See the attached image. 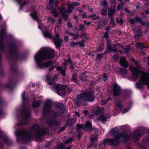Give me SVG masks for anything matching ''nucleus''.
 <instances>
[{
	"instance_id": "obj_1",
	"label": "nucleus",
	"mask_w": 149,
	"mask_h": 149,
	"mask_svg": "<svg viewBox=\"0 0 149 149\" xmlns=\"http://www.w3.org/2000/svg\"><path fill=\"white\" fill-rule=\"evenodd\" d=\"M30 130L29 132L28 130L25 129H22L15 132L17 141L18 143H20L22 141L26 142L29 141L32 137V132L35 133V136L39 139L46 134L47 131L45 128L40 129L37 124L31 127Z\"/></svg>"
},
{
	"instance_id": "obj_2",
	"label": "nucleus",
	"mask_w": 149,
	"mask_h": 149,
	"mask_svg": "<svg viewBox=\"0 0 149 149\" xmlns=\"http://www.w3.org/2000/svg\"><path fill=\"white\" fill-rule=\"evenodd\" d=\"M129 69L131 72L133 77L137 80L138 78L140 72V81L136 84V87L139 89L143 88V85H146L149 88V73L143 71H141L138 67H134L131 66Z\"/></svg>"
},
{
	"instance_id": "obj_3",
	"label": "nucleus",
	"mask_w": 149,
	"mask_h": 149,
	"mask_svg": "<svg viewBox=\"0 0 149 149\" xmlns=\"http://www.w3.org/2000/svg\"><path fill=\"white\" fill-rule=\"evenodd\" d=\"M55 57V51L52 49H41L34 57L37 66L41 69L45 68L44 63H41L42 60L51 59Z\"/></svg>"
},
{
	"instance_id": "obj_4",
	"label": "nucleus",
	"mask_w": 149,
	"mask_h": 149,
	"mask_svg": "<svg viewBox=\"0 0 149 149\" xmlns=\"http://www.w3.org/2000/svg\"><path fill=\"white\" fill-rule=\"evenodd\" d=\"M9 55L10 59L14 62L17 61L19 59H23L25 58L24 55L19 53L17 45L12 42L9 44Z\"/></svg>"
},
{
	"instance_id": "obj_5",
	"label": "nucleus",
	"mask_w": 149,
	"mask_h": 149,
	"mask_svg": "<svg viewBox=\"0 0 149 149\" xmlns=\"http://www.w3.org/2000/svg\"><path fill=\"white\" fill-rule=\"evenodd\" d=\"M130 135L128 133L125 131L123 132L122 133H119L118 136L116 137V140L115 143H113L114 139H107L103 140L102 144L105 145L106 144H109L111 145L114 147L117 146L120 142V138H122L124 141L126 142L129 139Z\"/></svg>"
},
{
	"instance_id": "obj_6",
	"label": "nucleus",
	"mask_w": 149,
	"mask_h": 149,
	"mask_svg": "<svg viewBox=\"0 0 149 149\" xmlns=\"http://www.w3.org/2000/svg\"><path fill=\"white\" fill-rule=\"evenodd\" d=\"M22 104L24 106L20 109L21 115L24 120L21 121L18 123V125L20 126L27 124L29 123L28 119L30 117V113L29 111L27 110L26 106L25 105L24 102H22Z\"/></svg>"
},
{
	"instance_id": "obj_7",
	"label": "nucleus",
	"mask_w": 149,
	"mask_h": 149,
	"mask_svg": "<svg viewBox=\"0 0 149 149\" xmlns=\"http://www.w3.org/2000/svg\"><path fill=\"white\" fill-rule=\"evenodd\" d=\"M61 114L57 111L52 112L51 118L47 122L48 124L52 129L56 130L58 127L61 125L60 122L55 119L58 117Z\"/></svg>"
},
{
	"instance_id": "obj_8",
	"label": "nucleus",
	"mask_w": 149,
	"mask_h": 149,
	"mask_svg": "<svg viewBox=\"0 0 149 149\" xmlns=\"http://www.w3.org/2000/svg\"><path fill=\"white\" fill-rule=\"evenodd\" d=\"M52 103V101L50 100H46L42 109V114L45 117L49 114Z\"/></svg>"
},
{
	"instance_id": "obj_9",
	"label": "nucleus",
	"mask_w": 149,
	"mask_h": 149,
	"mask_svg": "<svg viewBox=\"0 0 149 149\" xmlns=\"http://www.w3.org/2000/svg\"><path fill=\"white\" fill-rule=\"evenodd\" d=\"M53 87L55 89L56 93L59 95H64L66 93V90H65L66 87L65 85L55 84L53 86Z\"/></svg>"
},
{
	"instance_id": "obj_10",
	"label": "nucleus",
	"mask_w": 149,
	"mask_h": 149,
	"mask_svg": "<svg viewBox=\"0 0 149 149\" xmlns=\"http://www.w3.org/2000/svg\"><path fill=\"white\" fill-rule=\"evenodd\" d=\"M3 132L0 130V139H3V142L8 146H11L13 144V142L11 139L6 134H3Z\"/></svg>"
},
{
	"instance_id": "obj_11",
	"label": "nucleus",
	"mask_w": 149,
	"mask_h": 149,
	"mask_svg": "<svg viewBox=\"0 0 149 149\" xmlns=\"http://www.w3.org/2000/svg\"><path fill=\"white\" fill-rule=\"evenodd\" d=\"M9 82L6 84H2L1 88L6 89L8 88L10 90H11L15 86L16 81L15 80L9 79Z\"/></svg>"
},
{
	"instance_id": "obj_12",
	"label": "nucleus",
	"mask_w": 149,
	"mask_h": 149,
	"mask_svg": "<svg viewBox=\"0 0 149 149\" xmlns=\"http://www.w3.org/2000/svg\"><path fill=\"white\" fill-rule=\"evenodd\" d=\"M86 102H92L94 101L95 97L94 96V93L92 91H86L84 92Z\"/></svg>"
},
{
	"instance_id": "obj_13",
	"label": "nucleus",
	"mask_w": 149,
	"mask_h": 149,
	"mask_svg": "<svg viewBox=\"0 0 149 149\" xmlns=\"http://www.w3.org/2000/svg\"><path fill=\"white\" fill-rule=\"evenodd\" d=\"M86 102L84 92L80 93L77 95L76 103L77 106L79 107L81 106L84 105Z\"/></svg>"
},
{
	"instance_id": "obj_14",
	"label": "nucleus",
	"mask_w": 149,
	"mask_h": 149,
	"mask_svg": "<svg viewBox=\"0 0 149 149\" xmlns=\"http://www.w3.org/2000/svg\"><path fill=\"white\" fill-rule=\"evenodd\" d=\"M113 95L115 97L119 96L122 92L121 88L117 84H114L113 86Z\"/></svg>"
},
{
	"instance_id": "obj_15",
	"label": "nucleus",
	"mask_w": 149,
	"mask_h": 149,
	"mask_svg": "<svg viewBox=\"0 0 149 149\" xmlns=\"http://www.w3.org/2000/svg\"><path fill=\"white\" fill-rule=\"evenodd\" d=\"M144 131L142 129H136L133 133V138L134 139H137L143 135Z\"/></svg>"
},
{
	"instance_id": "obj_16",
	"label": "nucleus",
	"mask_w": 149,
	"mask_h": 149,
	"mask_svg": "<svg viewBox=\"0 0 149 149\" xmlns=\"http://www.w3.org/2000/svg\"><path fill=\"white\" fill-rule=\"evenodd\" d=\"M130 22L132 24H134L135 22H141V25L142 26H145L146 25V23L145 22H142V19L141 17L138 16H135L134 18L131 19L130 20Z\"/></svg>"
},
{
	"instance_id": "obj_17",
	"label": "nucleus",
	"mask_w": 149,
	"mask_h": 149,
	"mask_svg": "<svg viewBox=\"0 0 149 149\" xmlns=\"http://www.w3.org/2000/svg\"><path fill=\"white\" fill-rule=\"evenodd\" d=\"M55 107L57 109L56 111L58 112L61 114H63L65 111V107L63 104L59 102L55 105Z\"/></svg>"
},
{
	"instance_id": "obj_18",
	"label": "nucleus",
	"mask_w": 149,
	"mask_h": 149,
	"mask_svg": "<svg viewBox=\"0 0 149 149\" xmlns=\"http://www.w3.org/2000/svg\"><path fill=\"white\" fill-rule=\"evenodd\" d=\"M98 137L97 136H95L91 138V141L89 144L88 145V147L91 148V146L94 147H96L97 145V141Z\"/></svg>"
},
{
	"instance_id": "obj_19",
	"label": "nucleus",
	"mask_w": 149,
	"mask_h": 149,
	"mask_svg": "<svg viewBox=\"0 0 149 149\" xmlns=\"http://www.w3.org/2000/svg\"><path fill=\"white\" fill-rule=\"evenodd\" d=\"M54 6L52 5L49 4L47 6V9L48 10H51V13L54 14V16L57 17L58 15V13L57 12V10L55 8H53Z\"/></svg>"
},
{
	"instance_id": "obj_20",
	"label": "nucleus",
	"mask_w": 149,
	"mask_h": 149,
	"mask_svg": "<svg viewBox=\"0 0 149 149\" xmlns=\"http://www.w3.org/2000/svg\"><path fill=\"white\" fill-rule=\"evenodd\" d=\"M84 129L85 131L91 132L93 130V127L91 122L87 121L86 123Z\"/></svg>"
},
{
	"instance_id": "obj_21",
	"label": "nucleus",
	"mask_w": 149,
	"mask_h": 149,
	"mask_svg": "<svg viewBox=\"0 0 149 149\" xmlns=\"http://www.w3.org/2000/svg\"><path fill=\"white\" fill-rule=\"evenodd\" d=\"M104 111V109L102 107H97L94 109L93 111L96 115H98L100 114H102L103 113Z\"/></svg>"
},
{
	"instance_id": "obj_22",
	"label": "nucleus",
	"mask_w": 149,
	"mask_h": 149,
	"mask_svg": "<svg viewBox=\"0 0 149 149\" xmlns=\"http://www.w3.org/2000/svg\"><path fill=\"white\" fill-rule=\"evenodd\" d=\"M42 34L45 37L52 38V35L49 31V29L46 28L45 29L42 31Z\"/></svg>"
},
{
	"instance_id": "obj_23",
	"label": "nucleus",
	"mask_w": 149,
	"mask_h": 149,
	"mask_svg": "<svg viewBox=\"0 0 149 149\" xmlns=\"http://www.w3.org/2000/svg\"><path fill=\"white\" fill-rule=\"evenodd\" d=\"M120 64L121 66L126 68L128 67V63L125 57H123L121 58L120 61Z\"/></svg>"
},
{
	"instance_id": "obj_24",
	"label": "nucleus",
	"mask_w": 149,
	"mask_h": 149,
	"mask_svg": "<svg viewBox=\"0 0 149 149\" xmlns=\"http://www.w3.org/2000/svg\"><path fill=\"white\" fill-rule=\"evenodd\" d=\"M119 132V130L116 127H115L112 129L111 132L112 133V135L114 137V141H113V143H115V142L116 140V137L118 136V133Z\"/></svg>"
},
{
	"instance_id": "obj_25",
	"label": "nucleus",
	"mask_w": 149,
	"mask_h": 149,
	"mask_svg": "<svg viewBox=\"0 0 149 149\" xmlns=\"http://www.w3.org/2000/svg\"><path fill=\"white\" fill-rule=\"evenodd\" d=\"M62 41V40L61 39H54V43L56 45V48L57 49H60L61 47V43Z\"/></svg>"
},
{
	"instance_id": "obj_26",
	"label": "nucleus",
	"mask_w": 149,
	"mask_h": 149,
	"mask_svg": "<svg viewBox=\"0 0 149 149\" xmlns=\"http://www.w3.org/2000/svg\"><path fill=\"white\" fill-rule=\"evenodd\" d=\"M10 69L12 72L16 74L17 76L19 75L17 70V66L16 64L12 65L10 67Z\"/></svg>"
},
{
	"instance_id": "obj_27",
	"label": "nucleus",
	"mask_w": 149,
	"mask_h": 149,
	"mask_svg": "<svg viewBox=\"0 0 149 149\" xmlns=\"http://www.w3.org/2000/svg\"><path fill=\"white\" fill-rule=\"evenodd\" d=\"M105 48L104 43V42H101L99 47L97 48L96 51H94V52H100L102 51Z\"/></svg>"
},
{
	"instance_id": "obj_28",
	"label": "nucleus",
	"mask_w": 149,
	"mask_h": 149,
	"mask_svg": "<svg viewBox=\"0 0 149 149\" xmlns=\"http://www.w3.org/2000/svg\"><path fill=\"white\" fill-rule=\"evenodd\" d=\"M97 120L100 121L102 123H104L107 120V118L104 114H101L97 119Z\"/></svg>"
},
{
	"instance_id": "obj_29",
	"label": "nucleus",
	"mask_w": 149,
	"mask_h": 149,
	"mask_svg": "<svg viewBox=\"0 0 149 149\" xmlns=\"http://www.w3.org/2000/svg\"><path fill=\"white\" fill-rule=\"evenodd\" d=\"M142 143L143 145L145 146L149 145V136H145L143 137Z\"/></svg>"
},
{
	"instance_id": "obj_30",
	"label": "nucleus",
	"mask_w": 149,
	"mask_h": 149,
	"mask_svg": "<svg viewBox=\"0 0 149 149\" xmlns=\"http://www.w3.org/2000/svg\"><path fill=\"white\" fill-rule=\"evenodd\" d=\"M115 104L116 108L121 111L122 108V105L121 101L119 100H117L115 102Z\"/></svg>"
},
{
	"instance_id": "obj_31",
	"label": "nucleus",
	"mask_w": 149,
	"mask_h": 149,
	"mask_svg": "<svg viewBox=\"0 0 149 149\" xmlns=\"http://www.w3.org/2000/svg\"><path fill=\"white\" fill-rule=\"evenodd\" d=\"M116 11L115 8H109L108 10V16L109 18L112 17L113 13Z\"/></svg>"
},
{
	"instance_id": "obj_32",
	"label": "nucleus",
	"mask_w": 149,
	"mask_h": 149,
	"mask_svg": "<svg viewBox=\"0 0 149 149\" xmlns=\"http://www.w3.org/2000/svg\"><path fill=\"white\" fill-rule=\"evenodd\" d=\"M135 34L134 36L136 38H138L142 36V33L141 32L140 30L139 29H136L134 30Z\"/></svg>"
},
{
	"instance_id": "obj_33",
	"label": "nucleus",
	"mask_w": 149,
	"mask_h": 149,
	"mask_svg": "<svg viewBox=\"0 0 149 149\" xmlns=\"http://www.w3.org/2000/svg\"><path fill=\"white\" fill-rule=\"evenodd\" d=\"M41 103L40 100L34 101L32 102V107L34 108H36L39 107Z\"/></svg>"
},
{
	"instance_id": "obj_34",
	"label": "nucleus",
	"mask_w": 149,
	"mask_h": 149,
	"mask_svg": "<svg viewBox=\"0 0 149 149\" xmlns=\"http://www.w3.org/2000/svg\"><path fill=\"white\" fill-rule=\"evenodd\" d=\"M4 38H0V49L3 50L4 47L6 46V44L3 42Z\"/></svg>"
},
{
	"instance_id": "obj_35",
	"label": "nucleus",
	"mask_w": 149,
	"mask_h": 149,
	"mask_svg": "<svg viewBox=\"0 0 149 149\" xmlns=\"http://www.w3.org/2000/svg\"><path fill=\"white\" fill-rule=\"evenodd\" d=\"M68 9H66L65 12L68 13H70L74 9L73 6L71 4H69L68 5Z\"/></svg>"
},
{
	"instance_id": "obj_36",
	"label": "nucleus",
	"mask_w": 149,
	"mask_h": 149,
	"mask_svg": "<svg viewBox=\"0 0 149 149\" xmlns=\"http://www.w3.org/2000/svg\"><path fill=\"white\" fill-rule=\"evenodd\" d=\"M75 121L74 118H71L67 121V124L69 126L72 125L74 124Z\"/></svg>"
},
{
	"instance_id": "obj_37",
	"label": "nucleus",
	"mask_w": 149,
	"mask_h": 149,
	"mask_svg": "<svg viewBox=\"0 0 149 149\" xmlns=\"http://www.w3.org/2000/svg\"><path fill=\"white\" fill-rule=\"evenodd\" d=\"M30 15L34 19L36 20H38V16L36 10H34L32 13H30Z\"/></svg>"
},
{
	"instance_id": "obj_38",
	"label": "nucleus",
	"mask_w": 149,
	"mask_h": 149,
	"mask_svg": "<svg viewBox=\"0 0 149 149\" xmlns=\"http://www.w3.org/2000/svg\"><path fill=\"white\" fill-rule=\"evenodd\" d=\"M77 77V74L75 73H74L72 75V77L71 79V81H73L76 84H77V82L78 81Z\"/></svg>"
},
{
	"instance_id": "obj_39",
	"label": "nucleus",
	"mask_w": 149,
	"mask_h": 149,
	"mask_svg": "<svg viewBox=\"0 0 149 149\" xmlns=\"http://www.w3.org/2000/svg\"><path fill=\"white\" fill-rule=\"evenodd\" d=\"M3 100L0 97V116L3 115Z\"/></svg>"
},
{
	"instance_id": "obj_40",
	"label": "nucleus",
	"mask_w": 149,
	"mask_h": 149,
	"mask_svg": "<svg viewBox=\"0 0 149 149\" xmlns=\"http://www.w3.org/2000/svg\"><path fill=\"white\" fill-rule=\"evenodd\" d=\"M119 72L122 75H126L127 74V70L126 69L122 68L120 70Z\"/></svg>"
},
{
	"instance_id": "obj_41",
	"label": "nucleus",
	"mask_w": 149,
	"mask_h": 149,
	"mask_svg": "<svg viewBox=\"0 0 149 149\" xmlns=\"http://www.w3.org/2000/svg\"><path fill=\"white\" fill-rule=\"evenodd\" d=\"M6 33V31L5 29H1L0 33V38H4L5 36Z\"/></svg>"
},
{
	"instance_id": "obj_42",
	"label": "nucleus",
	"mask_w": 149,
	"mask_h": 149,
	"mask_svg": "<svg viewBox=\"0 0 149 149\" xmlns=\"http://www.w3.org/2000/svg\"><path fill=\"white\" fill-rule=\"evenodd\" d=\"M120 47H122L123 49H124V52L125 54H127L130 51L131 49L129 47L127 46L125 48L122 45H120Z\"/></svg>"
},
{
	"instance_id": "obj_43",
	"label": "nucleus",
	"mask_w": 149,
	"mask_h": 149,
	"mask_svg": "<svg viewBox=\"0 0 149 149\" xmlns=\"http://www.w3.org/2000/svg\"><path fill=\"white\" fill-rule=\"evenodd\" d=\"M136 47L139 49H141L145 48V45L142 43L138 42L136 44Z\"/></svg>"
},
{
	"instance_id": "obj_44",
	"label": "nucleus",
	"mask_w": 149,
	"mask_h": 149,
	"mask_svg": "<svg viewBox=\"0 0 149 149\" xmlns=\"http://www.w3.org/2000/svg\"><path fill=\"white\" fill-rule=\"evenodd\" d=\"M108 50H109L110 52L113 51L114 52H116L118 51V49L116 48L114 49H113L112 47L110 45H108Z\"/></svg>"
},
{
	"instance_id": "obj_45",
	"label": "nucleus",
	"mask_w": 149,
	"mask_h": 149,
	"mask_svg": "<svg viewBox=\"0 0 149 149\" xmlns=\"http://www.w3.org/2000/svg\"><path fill=\"white\" fill-rule=\"evenodd\" d=\"M86 40L85 39H82L80 41H78L79 45L81 47H84L85 46V44L84 43L85 42Z\"/></svg>"
},
{
	"instance_id": "obj_46",
	"label": "nucleus",
	"mask_w": 149,
	"mask_h": 149,
	"mask_svg": "<svg viewBox=\"0 0 149 149\" xmlns=\"http://www.w3.org/2000/svg\"><path fill=\"white\" fill-rule=\"evenodd\" d=\"M52 63V60H49L44 63L45 68L49 67Z\"/></svg>"
},
{
	"instance_id": "obj_47",
	"label": "nucleus",
	"mask_w": 149,
	"mask_h": 149,
	"mask_svg": "<svg viewBox=\"0 0 149 149\" xmlns=\"http://www.w3.org/2000/svg\"><path fill=\"white\" fill-rule=\"evenodd\" d=\"M108 3L106 0H103L101 3V6L104 8L107 7Z\"/></svg>"
},
{
	"instance_id": "obj_48",
	"label": "nucleus",
	"mask_w": 149,
	"mask_h": 149,
	"mask_svg": "<svg viewBox=\"0 0 149 149\" xmlns=\"http://www.w3.org/2000/svg\"><path fill=\"white\" fill-rule=\"evenodd\" d=\"M46 79L47 81L49 84L50 85H53V83L51 81L50 76L49 75H47L46 77Z\"/></svg>"
},
{
	"instance_id": "obj_49",
	"label": "nucleus",
	"mask_w": 149,
	"mask_h": 149,
	"mask_svg": "<svg viewBox=\"0 0 149 149\" xmlns=\"http://www.w3.org/2000/svg\"><path fill=\"white\" fill-rule=\"evenodd\" d=\"M107 7L106 9L103 8L101 9V14L102 15H105L107 14Z\"/></svg>"
},
{
	"instance_id": "obj_50",
	"label": "nucleus",
	"mask_w": 149,
	"mask_h": 149,
	"mask_svg": "<svg viewBox=\"0 0 149 149\" xmlns=\"http://www.w3.org/2000/svg\"><path fill=\"white\" fill-rule=\"evenodd\" d=\"M79 29L77 31H83V29L85 28V26L83 24H79Z\"/></svg>"
},
{
	"instance_id": "obj_51",
	"label": "nucleus",
	"mask_w": 149,
	"mask_h": 149,
	"mask_svg": "<svg viewBox=\"0 0 149 149\" xmlns=\"http://www.w3.org/2000/svg\"><path fill=\"white\" fill-rule=\"evenodd\" d=\"M66 127L67 126L65 125H64L58 131V133H59L62 132L64 131L66 129Z\"/></svg>"
},
{
	"instance_id": "obj_52",
	"label": "nucleus",
	"mask_w": 149,
	"mask_h": 149,
	"mask_svg": "<svg viewBox=\"0 0 149 149\" xmlns=\"http://www.w3.org/2000/svg\"><path fill=\"white\" fill-rule=\"evenodd\" d=\"M83 127V125L79 124H77L76 126V130L78 131H80V130Z\"/></svg>"
},
{
	"instance_id": "obj_53",
	"label": "nucleus",
	"mask_w": 149,
	"mask_h": 149,
	"mask_svg": "<svg viewBox=\"0 0 149 149\" xmlns=\"http://www.w3.org/2000/svg\"><path fill=\"white\" fill-rule=\"evenodd\" d=\"M58 9H59L60 10V13H61L62 14H63V13H65L64 11L66 10V9H67L65 7H58Z\"/></svg>"
},
{
	"instance_id": "obj_54",
	"label": "nucleus",
	"mask_w": 149,
	"mask_h": 149,
	"mask_svg": "<svg viewBox=\"0 0 149 149\" xmlns=\"http://www.w3.org/2000/svg\"><path fill=\"white\" fill-rule=\"evenodd\" d=\"M133 61L134 63H135V65L137 66L138 67H141V63H140L137 61H136L134 59H133Z\"/></svg>"
},
{
	"instance_id": "obj_55",
	"label": "nucleus",
	"mask_w": 149,
	"mask_h": 149,
	"mask_svg": "<svg viewBox=\"0 0 149 149\" xmlns=\"http://www.w3.org/2000/svg\"><path fill=\"white\" fill-rule=\"evenodd\" d=\"M25 92L24 91L22 93V99L23 101L24 102H25L27 100V99L25 97Z\"/></svg>"
},
{
	"instance_id": "obj_56",
	"label": "nucleus",
	"mask_w": 149,
	"mask_h": 149,
	"mask_svg": "<svg viewBox=\"0 0 149 149\" xmlns=\"http://www.w3.org/2000/svg\"><path fill=\"white\" fill-rule=\"evenodd\" d=\"M62 18L60 17L58 19V22L57 23V27L59 26H60L62 24Z\"/></svg>"
},
{
	"instance_id": "obj_57",
	"label": "nucleus",
	"mask_w": 149,
	"mask_h": 149,
	"mask_svg": "<svg viewBox=\"0 0 149 149\" xmlns=\"http://www.w3.org/2000/svg\"><path fill=\"white\" fill-rule=\"evenodd\" d=\"M103 80L104 81H105L108 79V76L107 74L106 73H104L102 76Z\"/></svg>"
},
{
	"instance_id": "obj_58",
	"label": "nucleus",
	"mask_w": 149,
	"mask_h": 149,
	"mask_svg": "<svg viewBox=\"0 0 149 149\" xmlns=\"http://www.w3.org/2000/svg\"><path fill=\"white\" fill-rule=\"evenodd\" d=\"M63 18L65 20H68V17L69 15L67 14H65V13L62 14Z\"/></svg>"
},
{
	"instance_id": "obj_59",
	"label": "nucleus",
	"mask_w": 149,
	"mask_h": 149,
	"mask_svg": "<svg viewBox=\"0 0 149 149\" xmlns=\"http://www.w3.org/2000/svg\"><path fill=\"white\" fill-rule=\"evenodd\" d=\"M103 56L101 53L97 55L96 56V59L98 61L100 60L102 58Z\"/></svg>"
},
{
	"instance_id": "obj_60",
	"label": "nucleus",
	"mask_w": 149,
	"mask_h": 149,
	"mask_svg": "<svg viewBox=\"0 0 149 149\" xmlns=\"http://www.w3.org/2000/svg\"><path fill=\"white\" fill-rule=\"evenodd\" d=\"M54 149H65V148L59 144H58Z\"/></svg>"
},
{
	"instance_id": "obj_61",
	"label": "nucleus",
	"mask_w": 149,
	"mask_h": 149,
	"mask_svg": "<svg viewBox=\"0 0 149 149\" xmlns=\"http://www.w3.org/2000/svg\"><path fill=\"white\" fill-rule=\"evenodd\" d=\"M29 3H27L26 2V1H25L23 3L21 4L20 6V9H22L24 6L28 4Z\"/></svg>"
},
{
	"instance_id": "obj_62",
	"label": "nucleus",
	"mask_w": 149,
	"mask_h": 149,
	"mask_svg": "<svg viewBox=\"0 0 149 149\" xmlns=\"http://www.w3.org/2000/svg\"><path fill=\"white\" fill-rule=\"evenodd\" d=\"M86 75V73L84 72L83 73L82 75L80 76L79 77L80 79L83 81H84V75Z\"/></svg>"
},
{
	"instance_id": "obj_63",
	"label": "nucleus",
	"mask_w": 149,
	"mask_h": 149,
	"mask_svg": "<svg viewBox=\"0 0 149 149\" xmlns=\"http://www.w3.org/2000/svg\"><path fill=\"white\" fill-rule=\"evenodd\" d=\"M111 18V20L110 21V23L113 25V26H116V24L115 22V21L113 19V17H112Z\"/></svg>"
},
{
	"instance_id": "obj_64",
	"label": "nucleus",
	"mask_w": 149,
	"mask_h": 149,
	"mask_svg": "<svg viewBox=\"0 0 149 149\" xmlns=\"http://www.w3.org/2000/svg\"><path fill=\"white\" fill-rule=\"evenodd\" d=\"M60 73L63 76L65 77V75L66 74V70L65 69H63L60 71Z\"/></svg>"
}]
</instances>
